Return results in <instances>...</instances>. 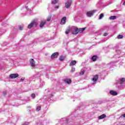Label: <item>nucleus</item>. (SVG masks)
<instances>
[{
  "label": "nucleus",
  "mask_w": 125,
  "mask_h": 125,
  "mask_svg": "<svg viewBox=\"0 0 125 125\" xmlns=\"http://www.w3.org/2000/svg\"><path fill=\"white\" fill-rule=\"evenodd\" d=\"M71 30L73 31L72 34H73V35H77V34L79 33V29L74 26L71 27Z\"/></svg>",
  "instance_id": "obj_1"
},
{
  "label": "nucleus",
  "mask_w": 125,
  "mask_h": 125,
  "mask_svg": "<svg viewBox=\"0 0 125 125\" xmlns=\"http://www.w3.org/2000/svg\"><path fill=\"white\" fill-rule=\"evenodd\" d=\"M71 4H72V0H68L65 3L66 8H69V7L71 6Z\"/></svg>",
  "instance_id": "obj_2"
},
{
  "label": "nucleus",
  "mask_w": 125,
  "mask_h": 125,
  "mask_svg": "<svg viewBox=\"0 0 125 125\" xmlns=\"http://www.w3.org/2000/svg\"><path fill=\"white\" fill-rule=\"evenodd\" d=\"M34 26H37V22L35 21H32L30 24H29L27 27L28 29H31L33 28Z\"/></svg>",
  "instance_id": "obj_3"
},
{
  "label": "nucleus",
  "mask_w": 125,
  "mask_h": 125,
  "mask_svg": "<svg viewBox=\"0 0 125 125\" xmlns=\"http://www.w3.org/2000/svg\"><path fill=\"white\" fill-rule=\"evenodd\" d=\"M19 76V75L17 73L16 74H11L10 75H9V78L10 79H16V78H18Z\"/></svg>",
  "instance_id": "obj_4"
},
{
  "label": "nucleus",
  "mask_w": 125,
  "mask_h": 125,
  "mask_svg": "<svg viewBox=\"0 0 125 125\" xmlns=\"http://www.w3.org/2000/svg\"><path fill=\"white\" fill-rule=\"evenodd\" d=\"M93 13H94V11H90L87 12L86 15L87 17H91L92 15H93Z\"/></svg>",
  "instance_id": "obj_5"
},
{
  "label": "nucleus",
  "mask_w": 125,
  "mask_h": 125,
  "mask_svg": "<svg viewBox=\"0 0 125 125\" xmlns=\"http://www.w3.org/2000/svg\"><path fill=\"white\" fill-rule=\"evenodd\" d=\"M66 19H67V18H66V17H64L62 19V20L61 21V25H64L65 24V23H66Z\"/></svg>",
  "instance_id": "obj_6"
},
{
  "label": "nucleus",
  "mask_w": 125,
  "mask_h": 125,
  "mask_svg": "<svg viewBox=\"0 0 125 125\" xmlns=\"http://www.w3.org/2000/svg\"><path fill=\"white\" fill-rule=\"evenodd\" d=\"M57 57H58V52L54 53L51 56V59H54L55 58H57Z\"/></svg>",
  "instance_id": "obj_7"
},
{
  "label": "nucleus",
  "mask_w": 125,
  "mask_h": 125,
  "mask_svg": "<svg viewBox=\"0 0 125 125\" xmlns=\"http://www.w3.org/2000/svg\"><path fill=\"white\" fill-rule=\"evenodd\" d=\"M30 63L31 67H35L36 66V64H35V61H34V59H32L30 60Z\"/></svg>",
  "instance_id": "obj_8"
},
{
  "label": "nucleus",
  "mask_w": 125,
  "mask_h": 125,
  "mask_svg": "<svg viewBox=\"0 0 125 125\" xmlns=\"http://www.w3.org/2000/svg\"><path fill=\"white\" fill-rule=\"evenodd\" d=\"M46 21L45 20H44L43 21H41L40 24V28H42V27H43L45 24Z\"/></svg>",
  "instance_id": "obj_9"
},
{
  "label": "nucleus",
  "mask_w": 125,
  "mask_h": 125,
  "mask_svg": "<svg viewBox=\"0 0 125 125\" xmlns=\"http://www.w3.org/2000/svg\"><path fill=\"white\" fill-rule=\"evenodd\" d=\"M109 93L111 95H113V96L118 95V92H117L115 91L111 90V91H110Z\"/></svg>",
  "instance_id": "obj_10"
},
{
  "label": "nucleus",
  "mask_w": 125,
  "mask_h": 125,
  "mask_svg": "<svg viewBox=\"0 0 125 125\" xmlns=\"http://www.w3.org/2000/svg\"><path fill=\"white\" fill-rule=\"evenodd\" d=\"M105 118H106V114H104L98 117L99 120H102Z\"/></svg>",
  "instance_id": "obj_11"
},
{
  "label": "nucleus",
  "mask_w": 125,
  "mask_h": 125,
  "mask_svg": "<svg viewBox=\"0 0 125 125\" xmlns=\"http://www.w3.org/2000/svg\"><path fill=\"white\" fill-rule=\"evenodd\" d=\"M77 64V62L76 61H72L69 64V66H74Z\"/></svg>",
  "instance_id": "obj_12"
},
{
  "label": "nucleus",
  "mask_w": 125,
  "mask_h": 125,
  "mask_svg": "<svg viewBox=\"0 0 125 125\" xmlns=\"http://www.w3.org/2000/svg\"><path fill=\"white\" fill-rule=\"evenodd\" d=\"M109 20H115L116 19H117V16H110L109 18Z\"/></svg>",
  "instance_id": "obj_13"
},
{
  "label": "nucleus",
  "mask_w": 125,
  "mask_h": 125,
  "mask_svg": "<svg viewBox=\"0 0 125 125\" xmlns=\"http://www.w3.org/2000/svg\"><path fill=\"white\" fill-rule=\"evenodd\" d=\"M79 56H80V57H82V56H83V55H84L85 53L84 52H83V51H82L80 50V51L79 52Z\"/></svg>",
  "instance_id": "obj_14"
},
{
  "label": "nucleus",
  "mask_w": 125,
  "mask_h": 125,
  "mask_svg": "<svg viewBox=\"0 0 125 125\" xmlns=\"http://www.w3.org/2000/svg\"><path fill=\"white\" fill-rule=\"evenodd\" d=\"M64 82L68 84H70V83H71L72 82L70 79H65L64 80Z\"/></svg>",
  "instance_id": "obj_15"
},
{
  "label": "nucleus",
  "mask_w": 125,
  "mask_h": 125,
  "mask_svg": "<svg viewBox=\"0 0 125 125\" xmlns=\"http://www.w3.org/2000/svg\"><path fill=\"white\" fill-rule=\"evenodd\" d=\"M125 78H121L120 82V84H123V83H125Z\"/></svg>",
  "instance_id": "obj_16"
},
{
  "label": "nucleus",
  "mask_w": 125,
  "mask_h": 125,
  "mask_svg": "<svg viewBox=\"0 0 125 125\" xmlns=\"http://www.w3.org/2000/svg\"><path fill=\"white\" fill-rule=\"evenodd\" d=\"M86 28H79V33H83V31H84V30H85Z\"/></svg>",
  "instance_id": "obj_17"
},
{
  "label": "nucleus",
  "mask_w": 125,
  "mask_h": 125,
  "mask_svg": "<svg viewBox=\"0 0 125 125\" xmlns=\"http://www.w3.org/2000/svg\"><path fill=\"white\" fill-rule=\"evenodd\" d=\"M65 60V57L63 56H61L59 58L60 61H64Z\"/></svg>",
  "instance_id": "obj_18"
},
{
  "label": "nucleus",
  "mask_w": 125,
  "mask_h": 125,
  "mask_svg": "<svg viewBox=\"0 0 125 125\" xmlns=\"http://www.w3.org/2000/svg\"><path fill=\"white\" fill-rule=\"evenodd\" d=\"M58 2V0H51V3L53 4H55V3H57Z\"/></svg>",
  "instance_id": "obj_19"
},
{
  "label": "nucleus",
  "mask_w": 125,
  "mask_h": 125,
  "mask_svg": "<svg viewBox=\"0 0 125 125\" xmlns=\"http://www.w3.org/2000/svg\"><path fill=\"white\" fill-rule=\"evenodd\" d=\"M98 75H96L94 76V82H96L98 80Z\"/></svg>",
  "instance_id": "obj_20"
},
{
  "label": "nucleus",
  "mask_w": 125,
  "mask_h": 125,
  "mask_svg": "<svg viewBox=\"0 0 125 125\" xmlns=\"http://www.w3.org/2000/svg\"><path fill=\"white\" fill-rule=\"evenodd\" d=\"M90 62H94V56H93L91 58H90Z\"/></svg>",
  "instance_id": "obj_21"
},
{
  "label": "nucleus",
  "mask_w": 125,
  "mask_h": 125,
  "mask_svg": "<svg viewBox=\"0 0 125 125\" xmlns=\"http://www.w3.org/2000/svg\"><path fill=\"white\" fill-rule=\"evenodd\" d=\"M123 38H124V36L122 35H119L117 36V39H118V40H120L121 39H123Z\"/></svg>",
  "instance_id": "obj_22"
},
{
  "label": "nucleus",
  "mask_w": 125,
  "mask_h": 125,
  "mask_svg": "<svg viewBox=\"0 0 125 125\" xmlns=\"http://www.w3.org/2000/svg\"><path fill=\"white\" fill-rule=\"evenodd\" d=\"M104 17V14L102 13L100 15L99 19H102Z\"/></svg>",
  "instance_id": "obj_23"
},
{
  "label": "nucleus",
  "mask_w": 125,
  "mask_h": 125,
  "mask_svg": "<svg viewBox=\"0 0 125 125\" xmlns=\"http://www.w3.org/2000/svg\"><path fill=\"white\" fill-rule=\"evenodd\" d=\"M66 35H68L70 33V28L67 29L65 32Z\"/></svg>",
  "instance_id": "obj_24"
},
{
  "label": "nucleus",
  "mask_w": 125,
  "mask_h": 125,
  "mask_svg": "<svg viewBox=\"0 0 125 125\" xmlns=\"http://www.w3.org/2000/svg\"><path fill=\"white\" fill-rule=\"evenodd\" d=\"M99 57L97 56H94V62L96 61L98 59Z\"/></svg>",
  "instance_id": "obj_25"
},
{
  "label": "nucleus",
  "mask_w": 125,
  "mask_h": 125,
  "mask_svg": "<svg viewBox=\"0 0 125 125\" xmlns=\"http://www.w3.org/2000/svg\"><path fill=\"white\" fill-rule=\"evenodd\" d=\"M37 111H40L41 110V106H39L36 108Z\"/></svg>",
  "instance_id": "obj_26"
},
{
  "label": "nucleus",
  "mask_w": 125,
  "mask_h": 125,
  "mask_svg": "<svg viewBox=\"0 0 125 125\" xmlns=\"http://www.w3.org/2000/svg\"><path fill=\"white\" fill-rule=\"evenodd\" d=\"M50 20H51V17H48L47 18V21H50Z\"/></svg>",
  "instance_id": "obj_27"
},
{
  "label": "nucleus",
  "mask_w": 125,
  "mask_h": 125,
  "mask_svg": "<svg viewBox=\"0 0 125 125\" xmlns=\"http://www.w3.org/2000/svg\"><path fill=\"white\" fill-rule=\"evenodd\" d=\"M76 70V68L75 67L72 68V69L70 70V72L72 73L73 72H75V70Z\"/></svg>",
  "instance_id": "obj_28"
},
{
  "label": "nucleus",
  "mask_w": 125,
  "mask_h": 125,
  "mask_svg": "<svg viewBox=\"0 0 125 125\" xmlns=\"http://www.w3.org/2000/svg\"><path fill=\"white\" fill-rule=\"evenodd\" d=\"M84 70H81L80 72V75H83L84 74Z\"/></svg>",
  "instance_id": "obj_29"
},
{
  "label": "nucleus",
  "mask_w": 125,
  "mask_h": 125,
  "mask_svg": "<svg viewBox=\"0 0 125 125\" xmlns=\"http://www.w3.org/2000/svg\"><path fill=\"white\" fill-rule=\"evenodd\" d=\"M31 97L32 98H35V97H36V95L35 94H34V93L31 94Z\"/></svg>",
  "instance_id": "obj_30"
},
{
  "label": "nucleus",
  "mask_w": 125,
  "mask_h": 125,
  "mask_svg": "<svg viewBox=\"0 0 125 125\" xmlns=\"http://www.w3.org/2000/svg\"><path fill=\"white\" fill-rule=\"evenodd\" d=\"M19 30H23V26H19Z\"/></svg>",
  "instance_id": "obj_31"
},
{
  "label": "nucleus",
  "mask_w": 125,
  "mask_h": 125,
  "mask_svg": "<svg viewBox=\"0 0 125 125\" xmlns=\"http://www.w3.org/2000/svg\"><path fill=\"white\" fill-rule=\"evenodd\" d=\"M104 37H107V36H108V33H104Z\"/></svg>",
  "instance_id": "obj_32"
},
{
  "label": "nucleus",
  "mask_w": 125,
  "mask_h": 125,
  "mask_svg": "<svg viewBox=\"0 0 125 125\" xmlns=\"http://www.w3.org/2000/svg\"><path fill=\"white\" fill-rule=\"evenodd\" d=\"M55 8L56 9H58V8H59V5H57V6H55Z\"/></svg>",
  "instance_id": "obj_33"
},
{
  "label": "nucleus",
  "mask_w": 125,
  "mask_h": 125,
  "mask_svg": "<svg viewBox=\"0 0 125 125\" xmlns=\"http://www.w3.org/2000/svg\"><path fill=\"white\" fill-rule=\"evenodd\" d=\"M22 125H29V123H24L23 124H22Z\"/></svg>",
  "instance_id": "obj_34"
},
{
  "label": "nucleus",
  "mask_w": 125,
  "mask_h": 125,
  "mask_svg": "<svg viewBox=\"0 0 125 125\" xmlns=\"http://www.w3.org/2000/svg\"><path fill=\"white\" fill-rule=\"evenodd\" d=\"M24 79H25V78H22L21 79V82H23V81H24Z\"/></svg>",
  "instance_id": "obj_35"
},
{
  "label": "nucleus",
  "mask_w": 125,
  "mask_h": 125,
  "mask_svg": "<svg viewBox=\"0 0 125 125\" xmlns=\"http://www.w3.org/2000/svg\"><path fill=\"white\" fill-rule=\"evenodd\" d=\"M122 117H123V118H125V113L122 115Z\"/></svg>",
  "instance_id": "obj_36"
},
{
  "label": "nucleus",
  "mask_w": 125,
  "mask_h": 125,
  "mask_svg": "<svg viewBox=\"0 0 125 125\" xmlns=\"http://www.w3.org/2000/svg\"><path fill=\"white\" fill-rule=\"evenodd\" d=\"M3 94H4V95H6V93L5 92H3Z\"/></svg>",
  "instance_id": "obj_37"
},
{
  "label": "nucleus",
  "mask_w": 125,
  "mask_h": 125,
  "mask_svg": "<svg viewBox=\"0 0 125 125\" xmlns=\"http://www.w3.org/2000/svg\"><path fill=\"white\" fill-rule=\"evenodd\" d=\"M26 9L27 10H30V9H28V7H26Z\"/></svg>",
  "instance_id": "obj_38"
},
{
  "label": "nucleus",
  "mask_w": 125,
  "mask_h": 125,
  "mask_svg": "<svg viewBox=\"0 0 125 125\" xmlns=\"http://www.w3.org/2000/svg\"><path fill=\"white\" fill-rule=\"evenodd\" d=\"M92 81H94V77H93Z\"/></svg>",
  "instance_id": "obj_39"
},
{
  "label": "nucleus",
  "mask_w": 125,
  "mask_h": 125,
  "mask_svg": "<svg viewBox=\"0 0 125 125\" xmlns=\"http://www.w3.org/2000/svg\"><path fill=\"white\" fill-rule=\"evenodd\" d=\"M37 125H39V124H38Z\"/></svg>",
  "instance_id": "obj_40"
}]
</instances>
